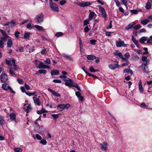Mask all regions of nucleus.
<instances>
[{"label": "nucleus", "mask_w": 152, "mask_h": 152, "mask_svg": "<svg viewBox=\"0 0 152 152\" xmlns=\"http://www.w3.org/2000/svg\"><path fill=\"white\" fill-rule=\"evenodd\" d=\"M4 42L0 40V47L2 48L4 47Z\"/></svg>", "instance_id": "bf43d9fd"}, {"label": "nucleus", "mask_w": 152, "mask_h": 152, "mask_svg": "<svg viewBox=\"0 0 152 152\" xmlns=\"http://www.w3.org/2000/svg\"><path fill=\"white\" fill-rule=\"evenodd\" d=\"M30 33L28 32H26L24 35L23 38H24V39H29L30 38Z\"/></svg>", "instance_id": "c85d7f7f"}, {"label": "nucleus", "mask_w": 152, "mask_h": 152, "mask_svg": "<svg viewBox=\"0 0 152 152\" xmlns=\"http://www.w3.org/2000/svg\"><path fill=\"white\" fill-rule=\"evenodd\" d=\"M139 87L140 91L142 92L143 91V88L142 87V82L141 80H140L139 84Z\"/></svg>", "instance_id": "7c9ffc66"}, {"label": "nucleus", "mask_w": 152, "mask_h": 152, "mask_svg": "<svg viewBox=\"0 0 152 152\" xmlns=\"http://www.w3.org/2000/svg\"><path fill=\"white\" fill-rule=\"evenodd\" d=\"M148 62V61H143V63L140 66H143V65H144L145 66L148 65L147 62Z\"/></svg>", "instance_id": "0e129e2a"}, {"label": "nucleus", "mask_w": 152, "mask_h": 152, "mask_svg": "<svg viewBox=\"0 0 152 152\" xmlns=\"http://www.w3.org/2000/svg\"><path fill=\"white\" fill-rule=\"evenodd\" d=\"M89 69L91 72H94L98 71L97 70L94 69L93 67H90Z\"/></svg>", "instance_id": "49530a36"}, {"label": "nucleus", "mask_w": 152, "mask_h": 152, "mask_svg": "<svg viewBox=\"0 0 152 152\" xmlns=\"http://www.w3.org/2000/svg\"><path fill=\"white\" fill-rule=\"evenodd\" d=\"M63 80L65 82V84L67 86L69 87L73 86L76 88L78 90L80 91H81L80 87L79 86L77 83H73L72 80L69 78H67L66 79Z\"/></svg>", "instance_id": "f257e3e1"}, {"label": "nucleus", "mask_w": 152, "mask_h": 152, "mask_svg": "<svg viewBox=\"0 0 152 152\" xmlns=\"http://www.w3.org/2000/svg\"><path fill=\"white\" fill-rule=\"evenodd\" d=\"M100 148L103 151H106L108 149V144L107 142H104L100 144Z\"/></svg>", "instance_id": "0eeeda50"}, {"label": "nucleus", "mask_w": 152, "mask_h": 152, "mask_svg": "<svg viewBox=\"0 0 152 152\" xmlns=\"http://www.w3.org/2000/svg\"><path fill=\"white\" fill-rule=\"evenodd\" d=\"M147 39L146 37H141L139 41L142 44H144V42L146 41Z\"/></svg>", "instance_id": "393cba45"}, {"label": "nucleus", "mask_w": 152, "mask_h": 152, "mask_svg": "<svg viewBox=\"0 0 152 152\" xmlns=\"http://www.w3.org/2000/svg\"><path fill=\"white\" fill-rule=\"evenodd\" d=\"M90 20L86 19L84 21L83 25L84 26H86L89 23V21Z\"/></svg>", "instance_id": "a19ab883"}, {"label": "nucleus", "mask_w": 152, "mask_h": 152, "mask_svg": "<svg viewBox=\"0 0 152 152\" xmlns=\"http://www.w3.org/2000/svg\"><path fill=\"white\" fill-rule=\"evenodd\" d=\"M2 88L5 91L10 90V91L14 94L15 93V92L14 91L11 87L10 86L9 84L7 83H3L2 86Z\"/></svg>", "instance_id": "7ed1b4c3"}, {"label": "nucleus", "mask_w": 152, "mask_h": 152, "mask_svg": "<svg viewBox=\"0 0 152 152\" xmlns=\"http://www.w3.org/2000/svg\"><path fill=\"white\" fill-rule=\"evenodd\" d=\"M43 48L44 49L42 50L41 52V53L43 55H44L47 53V51L46 50V49L45 48V47H43Z\"/></svg>", "instance_id": "e433bc0d"}, {"label": "nucleus", "mask_w": 152, "mask_h": 152, "mask_svg": "<svg viewBox=\"0 0 152 152\" xmlns=\"http://www.w3.org/2000/svg\"><path fill=\"white\" fill-rule=\"evenodd\" d=\"M133 25H134L132 23H130L125 28V29L126 30H128L131 28L133 26Z\"/></svg>", "instance_id": "2f4dec72"}, {"label": "nucleus", "mask_w": 152, "mask_h": 152, "mask_svg": "<svg viewBox=\"0 0 152 152\" xmlns=\"http://www.w3.org/2000/svg\"><path fill=\"white\" fill-rule=\"evenodd\" d=\"M141 27L140 24H138L133 26V28L135 30H138Z\"/></svg>", "instance_id": "72a5a7b5"}, {"label": "nucleus", "mask_w": 152, "mask_h": 152, "mask_svg": "<svg viewBox=\"0 0 152 152\" xmlns=\"http://www.w3.org/2000/svg\"><path fill=\"white\" fill-rule=\"evenodd\" d=\"M46 72V71L44 69H41L39 70L38 71L37 74L38 73H39L40 74H45Z\"/></svg>", "instance_id": "4c0bfd02"}, {"label": "nucleus", "mask_w": 152, "mask_h": 152, "mask_svg": "<svg viewBox=\"0 0 152 152\" xmlns=\"http://www.w3.org/2000/svg\"><path fill=\"white\" fill-rule=\"evenodd\" d=\"M4 121V120L3 118L0 115V124L2 126Z\"/></svg>", "instance_id": "79ce46f5"}, {"label": "nucleus", "mask_w": 152, "mask_h": 152, "mask_svg": "<svg viewBox=\"0 0 152 152\" xmlns=\"http://www.w3.org/2000/svg\"><path fill=\"white\" fill-rule=\"evenodd\" d=\"M48 91L50 92L52 94H53L55 96L60 97L61 96V95L60 94L57 93L56 92L54 91L53 90L50 88H48Z\"/></svg>", "instance_id": "ddd939ff"}, {"label": "nucleus", "mask_w": 152, "mask_h": 152, "mask_svg": "<svg viewBox=\"0 0 152 152\" xmlns=\"http://www.w3.org/2000/svg\"><path fill=\"white\" fill-rule=\"evenodd\" d=\"M131 12L133 14H137L138 13V11L136 10H131Z\"/></svg>", "instance_id": "13d9d810"}, {"label": "nucleus", "mask_w": 152, "mask_h": 152, "mask_svg": "<svg viewBox=\"0 0 152 152\" xmlns=\"http://www.w3.org/2000/svg\"><path fill=\"white\" fill-rule=\"evenodd\" d=\"M128 0H121L123 4L125 6H127V3Z\"/></svg>", "instance_id": "5fc2aeb1"}, {"label": "nucleus", "mask_w": 152, "mask_h": 152, "mask_svg": "<svg viewBox=\"0 0 152 152\" xmlns=\"http://www.w3.org/2000/svg\"><path fill=\"white\" fill-rule=\"evenodd\" d=\"M10 117L11 119L14 120L15 119L16 115L14 113H12L10 114Z\"/></svg>", "instance_id": "f704fd0d"}, {"label": "nucleus", "mask_w": 152, "mask_h": 152, "mask_svg": "<svg viewBox=\"0 0 152 152\" xmlns=\"http://www.w3.org/2000/svg\"><path fill=\"white\" fill-rule=\"evenodd\" d=\"M49 5L50 7L52 10L57 12H59V8L56 4L53 2H51V3H49Z\"/></svg>", "instance_id": "20e7f679"}, {"label": "nucleus", "mask_w": 152, "mask_h": 152, "mask_svg": "<svg viewBox=\"0 0 152 152\" xmlns=\"http://www.w3.org/2000/svg\"><path fill=\"white\" fill-rule=\"evenodd\" d=\"M77 97L78 98H79L81 95V93L78 91H76L75 93Z\"/></svg>", "instance_id": "69168bd1"}, {"label": "nucleus", "mask_w": 152, "mask_h": 152, "mask_svg": "<svg viewBox=\"0 0 152 152\" xmlns=\"http://www.w3.org/2000/svg\"><path fill=\"white\" fill-rule=\"evenodd\" d=\"M96 40L95 39H91L90 41V42L93 45H95L96 42Z\"/></svg>", "instance_id": "4d7b16f0"}, {"label": "nucleus", "mask_w": 152, "mask_h": 152, "mask_svg": "<svg viewBox=\"0 0 152 152\" xmlns=\"http://www.w3.org/2000/svg\"><path fill=\"white\" fill-rule=\"evenodd\" d=\"M90 29L89 28L88 26H86L85 27L84 29V31L85 32L87 33L89 31Z\"/></svg>", "instance_id": "8fccbe9b"}, {"label": "nucleus", "mask_w": 152, "mask_h": 152, "mask_svg": "<svg viewBox=\"0 0 152 152\" xmlns=\"http://www.w3.org/2000/svg\"><path fill=\"white\" fill-rule=\"evenodd\" d=\"M149 22V21L148 19H145L142 20L140 23L144 25H145L147 24Z\"/></svg>", "instance_id": "cd10ccee"}, {"label": "nucleus", "mask_w": 152, "mask_h": 152, "mask_svg": "<svg viewBox=\"0 0 152 152\" xmlns=\"http://www.w3.org/2000/svg\"><path fill=\"white\" fill-rule=\"evenodd\" d=\"M34 27H35L36 29L39 31H41L43 30V31H45V30L43 28L40 26L38 25H35Z\"/></svg>", "instance_id": "412c9836"}, {"label": "nucleus", "mask_w": 152, "mask_h": 152, "mask_svg": "<svg viewBox=\"0 0 152 152\" xmlns=\"http://www.w3.org/2000/svg\"><path fill=\"white\" fill-rule=\"evenodd\" d=\"M45 64L47 65H49L50 64L51 61L50 59L48 58L46 59V60L45 61Z\"/></svg>", "instance_id": "37998d69"}, {"label": "nucleus", "mask_w": 152, "mask_h": 152, "mask_svg": "<svg viewBox=\"0 0 152 152\" xmlns=\"http://www.w3.org/2000/svg\"><path fill=\"white\" fill-rule=\"evenodd\" d=\"M51 115L53 117L54 119H57L58 117L59 114H53Z\"/></svg>", "instance_id": "c03bdc74"}, {"label": "nucleus", "mask_w": 152, "mask_h": 152, "mask_svg": "<svg viewBox=\"0 0 152 152\" xmlns=\"http://www.w3.org/2000/svg\"><path fill=\"white\" fill-rule=\"evenodd\" d=\"M53 81L55 83H61V81L59 80L55 79L53 80Z\"/></svg>", "instance_id": "e2e57ef3"}, {"label": "nucleus", "mask_w": 152, "mask_h": 152, "mask_svg": "<svg viewBox=\"0 0 152 152\" xmlns=\"http://www.w3.org/2000/svg\"><path fill=\"white\" fill-rule=\"evenodd\" d=\"M124 73H127L128 74H132V72L130 69H125L124 70Z\"/></svg>", "instance_id": "c756f323"}, {"label": "nucleus", "mask_w": 152, "mask_h": 152, "mask_svg": "<svg viewBox=\"0 0 152 152\" xmlns=\"http://www.w3.org/2000/svg\"><path fill=\"white\" fill-rule=\"evenodd\" d=\"M63 56L65 58L68 60L69 61H72V58L69 56H67L65 54H63Z\"/></svg>", "instance_id": "bb28decb"}, {"label": "nucleus", "mask_w": 152, "mask_h": 152, "mask_svg": "<svg viewBox=\"0 0 152 152\" xmlns=\"http://www.w3.org/2000/svg\"><path fill=\"white\" fill-rule=\"evenodd\" d=\"M33 26L30 23H28L26 26V27L28 29H31L33 28Z\"/></svg>", "instance_id": "09e8293b"}, {"label": "nucleus", "mask_w": 152, "mask_h": 152, "mask_svg": "<svg viewBox=\"0 0 152 152\" xmlns=\"http://www.w3.org/2000/svg\"><path fill=\"white\" fill-rule=\"evenodd\" d=\"M15 152H22V149L20 148H15L14 149Z\"/></svg>", "instance_id": "58836bf2"}, {"label": "nucleus", "mask_w": 152, "mask_h": 152, "mask_svg": "<svg viewBox=\"0 0 152 152\" xmlns=\"http://www.w3.org/2000/svg\"><path fill=\"white\" fill-rule=\"evenodd\" d=\"M151 7V4L150 2H148L146 4V6H145V8L147 10H149L150 9Z\"/></svg>", "instance_id": "473e14b6"}, {"label": "nucleus", "mask_w": 152, "mask_h": 152, "mask_svg": "<svg viewBox=\"0 0 152 152\" xmlns=\"http://www.w3.org/2000/svg\"><path fill=\"white\" fill-rule=\"evenodd\" d=\"M91 3L88 1H84L82 3H80L79 5L81 7H84L86 6L91 5Z\"/></svg>", "instance_id": "9b49d317"}, {"label": "nucleus", "mask_w": 152, "mask_h": 152, "mask_svg": "<svg viewBox=\"0 0 152 152\" xmlns=\"http://www.w3.org/2000/svg\"><path fill=\"white\" fill-rule=\"evenodd\" d=\"M34 102L35 104L40 105L41 104V102L38 98H36L34 97H33Z\"/></svg>", "instance_id": "6ab92c4d"}, {"label": "nucleus", "mask_w": 152, "mask_h": 152, "mask_svg": "<svg viewBox=\"0 0 152 152\" xmlns=\"http://www.w3.org/2000/svg\"><path fill=\"white\" fill-rule=\"evenodd\" d=\"M1 81L2 83H5L7 81L8 78L7 75L5 74H3L0 76Z\"/></svg>", "instance_id": "9d476101"}, {"label": "nucleus", "mask_w": 152, "mask_h": 152, "mask_svg": "<svg viewBox=\"0 0 152 152\" xmlns=\"http://www.w3.org/2000/svg\"><path fill=\"white\" fill-rule=\"evenodd\" d=\"M25 93L28 96H32L34 95L35 93V92L32 93L30 92L28 93L27 92H25Z\"/></svg>", "instance_id": "052dcab7"}, {"label": "nucleus", "mask_w": 152, "mask_h": 152, "mask_svg": "<svg viewBox=\"0 0 152 152\" xmlns=\"http://www.w3.org/2000/svg\"><path fill=\"white\" fill-rule=\"evenodd\" d=\"M40 143L43 145H45L46 144L47 142L45 140L43 139L40 141Z\"/></svg>", "instance_id": "603ef678"}, {"label": "nucleus", "mask_w": 152, "mask_h": 152, "mask_svg": "<svg viewBox=\"0 0 152 152\" xmlns=\"http://www.w3.org/2000/svg\"><path fill=\"white\" fill-rule=\"evenodd\" d=\"M112 20H110V24L109 26L106 27V29H109L112 28Z\"/></svg>", "instance_id": "a18cd8bd"}, {"label": "nucleus", "mask_w": 152, "mask_h": 152, "mask_svg": "<svg viewBox=\"0 0 152 152\" xmlns=\"http://www.w3.org/2000/svg\"><path fill=\"white\" fill-rule=\"evenodd\" d=\"M124 57L126 58L127 59L129 58L130 56V55L129 53H126L124 55Z\"/></svg>", "instance_id": "680f3d73"}, {"label": "nucleus", "mask_w": 152, "mask_h": 152, "mask_svg": "<svg viewBox=\"0 0 152 152\" xmlns=\"http://www.w3.org/2000/svg\"><path fill=\"white\" fill-rule=\"evenodd\" d=\"M9 37V36L8 35L3 36V37H1V40H2V41L4 42V41H5V40H6L7 39H8Z\"/></svg>", "instance_id": "c9c22d12"}, {"label": "nucleus", "mask_w": 152, "mask_h": 152, "mask_svg": "<svg viewBox=\"0 0 152 152\" xmlns=\"http://www.w3.org/2000/svg\"><path fill=\"white\" fill-rule=\"evenodd\" d=\"M0 32L1 33L3 36L8 35L6 32L2 29H0Z\"/></svg>", "instance_id": "3c124183"}, {"label": "nucleus", "mask_w": 152, "mask_h": 152, "mask_svg": "<svg viewBox=\"0 0 152 152\" xmlns=\"http://www.w3.org/2000/svg\"><path fill=\"white\" fill-rule=\"evenodd\" d=\"M142 60L143 61H148L147 57L144 56H142Z\"/></svg>", "instance_id": "774afa93"}, {"label": "nucleus", "mask_w": 152, "mask_h": 152, "mask_svg": "<svg viewBox=\"0 0 152 152\" xmlns=\"http://www.w3.org/2000/svg\"><path fill=\"white\" fill-rule=\"evenodd\" d=\"M142 69L145 72L147 73L148 72V67H143Z\"/></svg>", "instance_id": "864d4df0"}, {"label": "nucleus", "mask_w": 152, "mask_h": 152, "mask_svg": "<svg viewBox=\"0 0 152 152\" xmlns=\"http://www.w3.org/2000/svg\"><path fill=\"white\" fill-rule=\"evenodd\" d=\"M34 63L36 66H50L45 65L43 62L40 61L37 59L35 60Z\"/></svg>", "instance_id": "6e6552de"}, {"label": "nucleus", "mask_w": 152, "mask_h": 152, "mask_svg": "<svg viewBox=\"0 0 152 152\" xmlns=\"http://www.w3.org/2000/svg\"><path fill=\"white\" fill-rule=\"evenodd\" d=\"M32 137L34 139L37 138L38 140H41L42 139V137L40 135L37 134L36 135H33Z\"/></svg>", "instance_id": "4be33fe9"}, {"label": "nucleus", "mask_w": 152, "mask_h": 152, "mask_svg": "<svg viewBox=\"0 0 152 152\" xmlns=\"http://www.w3.org/2000/svg\"><path fill=\"white\" fill-rule=\"evenodd\" d=\"M37 24L42 22L44 20V15L42 13L39 14L34 18Z\"/></svg>", "instance_id": "f03ea898"}, {"label": "nucleus", "mask_w": 152, "mask_h": 152, "mask_svg": "<svg viewBox=\"0 0 152 152\" xmlns=\"http://www.w3.org/2000/svg\"><path fill=\"white\" fill-rule=\"evenodd\" d=\"M90 11V12L89 14L88 19L89 20H91L93 18L94 15H96L95 13L94 12Z\"/></svg>", "instance_id": "dca6fc26"}, {"label": "nucleus", "mask_w": 152, "mask_h": 152, "mask_svg": "<svg viewBox=\"0 0 152 152\" xmlns=\"http://www.w3.org/2000/svg\"><path fill=\"white\" fill-rule=\"evenodd\" d=\"M24 106L25 109V110L27 113L31 111L32 108L30 104H26L24 105Z\"/></svg>", "instance_id": "4468645a"}, {"label": "nucleus", "mask_w": 152, "mask_h": 152, "mask_svg": "<svg viewBox=\"0 0 152 152\" xmlns=\"http://www.w3.org/2000/svg\"><path fill=\"white\" fill-rule=\"evenodd\" d=\"M59 73L58 71L56 70H52L51 72V74L52 75H57Z\"/></svg>", "instance_id": "a878e982"}, {"label": "nucleus", "mask_w": 152, "mask_h": 152, "mask_svg": "<svg viewBox=\"0 0 152 152\" xmlns=\"http://www.w3.org/2000/svg\"><path fill=\"white\" fill-rule=\"evenodd\" d=\"M7 44L8 47L10 48L13 45V42L11 39H9L8 40Z\"/></svg>", "instance_id": "5701e85b"}, {"label": "nucleus", "mask_w": 152, "mask_h": 152, "mask_svg": "<svg viewBox=\"0 0 152 152\" xmlns=\"http://www.w3.org/2000/svg\"><path fill=\"white\" fill-rule=\"evenodd\" d=\"M82 69L85 72V73L86 74H88L89 76L92 77L94 78H97V77L96 76L93 75L92 74H90L88 73V72H87L88 70L87 69L86 67H82Z\"/></svg>", "instance_id": "f8f14e48"}, {"label": "nucleus", "mask_w": 152, "mask_h": 152, "mask_svg": "<svg viewBox=\"0 0 152 152\" xmlns=\"http://www.w3.org/2000/svg\"><path fill=\"white\" fill-rule=\"evenodd\" d=\"M20 34V33L19 31H17L15 32L14 34L16 37L18 38L19 37V34Z\"/></svg>", "instance_id": "6e6d98bb"}, {"label": "nucleus", "mask_w": 152, "mask_h": 152, "mask_svg": "<svg viewBox=\"0 0 152 152\" xmlns=\"http://www.w3.org/2000/svg\"><path fill=\"white\" fill-rule=\"evenodd\" d=\"M70 107V105L69 104H61L58 105L57 106L58 108H60L63 110L68 109Z\"/></svg>", "instance_id": "1a4fd4ad"}, {"label": "nucleus", "mask_w": 152, "mask_h": 152, "mask_svg": "<svg viewBox=\"0 0 152 152\" xmlns=\"http://www.w3.org/2000/svg\"><path fill=\"white\" fill-rule=\"evenodd\" d=\"M98 7L99 8V12L102 15V17L105 19L106 18H107V15L106 12L104 8L100 6H98Z\"/></svg>", "instance_id": "423d86ee"}, {"label": "nucleus", "mask_w": 152, "mask_h": 152, "mask_svg": "<svg viewBox=\"0 0 152 152\" xmlns=\"http://www.w3.org/2000/svg\"><path fill=\"white\" fill-rule=\"evenodd\" d=\"M63 33L62 32H58L55 34V35L56 37H59L63 35Z\"/></svg>", "instance_id": "ea45409f"}, {"label": "nucleus", "mask_w": 152, "mask_h": 152, "mask_svg": "<svg viewBox=\"0 0 152 152\" xmlns=\"http://www.w3.org/2000/svg\"><path fill=\"white\" fill-rule=\"evenodd\" d=\"M66 3V1L65 0H62L60 1L59 4L61 5L62 6L65 4Z\"/></svg>", "instance_id": "de8ad7c7"}, {"label": "nucleus", "mask_w": 152, "mask_h": 152, "mask_svg": "<svg viewBox=\"0 0 152 152\" xmlns=\"http://www.w3.org/2000/svg\"><path fill=\"white\" fill-rule=\"evenodd\" d=\"M124 41H120L118 42H116V45L118 47H120L122 46L124 44Z\"/></svg>", "instance_id": "f3484780"}, {"label": "nucleus", "mask_w": 152, "mask_h": 152, "mask_svg": "<svg viewBox=\"0 0 152 152\" xmlns=\"http://www.w3.org/2000/svg\"><path fill=\"white\" fill-rule=\"evenodd\" d=\"M79 44L80 46V48L81 49V47H83V45L82 44V41L80 38H79Z\"/></svg>", "instance_id": "338daca9"}, {"label": "nucleus", "mask_w": 152, "mask_h": 152, "mask_svg": "<svg viewBox=\"0 0 152 152\" xmlns=\"http://www.w3.org/2000/svg\"><path fill=\"white\" fill-rule=\"evenodd\" d=\"M87 58L90 60H93L96 58V57L93 55H88L87 56Z\"/></svg>", "instance_id": "a211bd4d"}, {"label": "nucleus", "mask_w": 152, "mask_h": 152, "mask_svg": "<svg viewBox=\"0 0 152 152\" xmlns=\"http://www.w3.org/2000/svg\"><path fill=\"white\" fill-rule=\"evenodd\" d=\"M132 40L133 42L134 43L135 45H136V46L137 47H139L138 46V42L137 40H136L134 38V36L133 35L132 36Z\"/></svg>", "instance_id": "aec40b11"}, {"label": "nucleus", "mask_w": 152, "mask_h": 152, "mask_svg": "<svg viewBox=\"0 0 152 152\" xmlns=\"http://www.w3.org/2000/svg\"><path fill=\"white\" fill-rule=\"evenodd\" d=\"M34 125L35 126V130L36 131H37L39 130L40 129V126L39 124H38L37 122H35L34 124Z\"/></svg>", "instance_id": "b1692460"}, {"label": "nucleus", "mask_w": 152, "mask_h": 152, "mask_svg": "<svg viewBox=\"0 0 152 152\" xmlns=\"http://www.w3.org/2000/svg\"><path fill=\"white\" fill-rule=\"evenodd\" d=\"M17 70V67H10V73L11 75L15 74V72Z\"/></svg>", "instance_id": "2eb2a0df"}, {"label": "nucleus", "mask_w": 152, "mask_h": 152, "mask_svg": "<svg viewBox=\"0 0 152 152\" xmlns=\"http://www.w3.org/2000/svg\"><path fill=\"white\" fill-rule=\"evenodd\" d=\"M5 61L6 64L9 66H12V64L13 66H17L15 64V60L14 58L11 61L6 58L5 59Z\"/></svg>", "instance_id": "39448f33"}]
</instances>
